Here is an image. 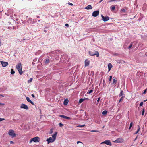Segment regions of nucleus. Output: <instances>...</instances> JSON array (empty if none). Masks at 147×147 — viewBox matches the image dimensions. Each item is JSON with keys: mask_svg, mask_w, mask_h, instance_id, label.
Listing matches in <instances>:
<instances>
[{"mask_svg": "<svg viewBox=\"0 0 147 147\" xmlns=\"http://www.w3.org/2000/svg\"><path fill=\"white\" fill-rule=\"evenodd\" d=\"M139 131L137 130V131H136V132L134 134H137L139 132Z\"/></svg>", "mask_w": 147, "mask_h": 147, "instance_id": "obj_42", "label": "nucleus"}, {"mask_svg": "<svg viewBox=\"0 0 147 147\" xmlns=\"http://www.w3.org/2000/svg\"><path fill=\"white\" fill-rule=\"evenodd\" d=\"M85 126V125L84 124V125H78L77 127H84Z\"/></svg>", "mask_w": 147, "mask_h": 147, "instance_id": "obj_31", "label": "nucleus"}, {"mask_svg": "<svg viewBox=\"0 0 147 147\" xmlns=\"http://www.w3.org/2000/svg\"><path fill=\"white\" fill-rule=\"evenodd\" d=\"M50 62V60L49 59H47L45 61V63L46 64H48Z\"/></svg>", "mask_w": 147, "mask_h": 147, "instance_id": "obj_18", "label": "nucleus"}, {"mask_svg": "<svg viewBox=\"0 0 147 147\" xmlns=\"http://www.w3.org/2000/svg\"><path fill=\"white\" fill-rule=\"evenodd\" d=\"M90 61L88 59H86L85 61V66H88L89 65Z\"/></svg>", "mask_w": 147, "mask_h": 147, "instance_id": "obj_12", "label": "nucleus"}, {"mask_svg": "<svg viewBox=\"0 0 147 147\" xmlns=\"http://www.w3.org/2000/svg\"><path fill=\"white\" fill-rule=\"evenodd\" d=\"M103 0H101L99 2V3H100L101 2H102V1Z\"/></svg>", "mask_w": 147, "mask_h": 147, "instance_id": "obj_52", "label": "nucleus"}, {"mask_svg": "<svg viewBox=\"0 0 147 147\" xmlns=\"http://www.w3.org/2000/svg\"><path fill=\"white\" fill-rule=\"evenodd\" d=\"M117 82V80L115 79H113V84H116Z\"/></svg>", "mask_w": 147, "mask_h": 147, "instance_id": "obj_22", "label": "nucleus"}, {"mask_svg": "<svg viewBox=\"0 0 147 147\" xmlns=\"http://www.w3.org/2000/svg\"><path fill=\"white\" fill-rule=\"evenodd\" d=\"M59 125L60 127H61L63 126V125L61 123H59Z\"/></svg>", "mask_w": 147, "mask_h": 147, "instance_id": "obj_35", "label": "nucleus"}, {"mask_svg": "<svg viewBox=\"0 0 147 147\" xmlns=\"http://www.w3.org/2000/svg\"><path fill=\"white\" fill-rule=\"evenodd\" d=\"M104 82H105V81H104V80H103V82L104 83Z\"/></svg>", "mask_w": 147, "mask_h": 147, "instance_id": "obj_59", "label": "nucleus"}, {"mask_svg": "<svg viewBox=\"0 0 147 147\" xmlns=\"http://www.w3.org/2000/svg\"><path fill=\"white\" fill-rule=\"evenodd\" d=\"M59 117L63 118L64 119H70L71 118L69 117L65 116V115H59Z\"/></svg>", "mask_w": 147, "mask_h": 147, "instance_id": "obj_13", "label": "nucleus"}, {"mask_svg": "<svg viewBox=\"0 0 147 147\" xmlns=\"http://www.w3.org/2000/svg\"><path fill=\"white\" fill-rule=\"evenodd\" d=\"M147 91V88L145 89L144 90L143 93V94H145Z\"/></svg>", "mask_w": 147, "mask_h": 147, "instance_id": "obj_32", "label": "nucleus"}, {"mask_svg": "<svg viewBox=\"0 0 147 147\" xmlns=\"http://www.w3.org/2000/svg\"><path fill=\"white\" fill-rule=\"evenodd\" d=\"M132 44H133V43H131L130 45L128 47V49H130L132 47V45H133Z\"/></svg>", "mask_w": 147, "mask_h": 147, "instance_id": "obj_24", "label": "nucleus"}, {"mask_svg": "<svg viewBox=\"0 0 147 147\" xmlns=\"http://www.w3.org/2000/svg\"><path fill=\"white\" fill-rule=\"evenodd\" d=\"M5 104L4 103H0V105H4Z\"/></svg>", "mask_w": 147, "mask_h": 147, "instance_id": "obj_46", "label": "nucleus"}, {"mask_svg": "<svg viewBox=\"0 0 147 147\" xmlns=\"http://www.w3.org/2000/svg\"><path fill=\"white\" fill-rule=\"evenodd\" d=\"M104 127V126H103V127H102V128H103Z\"/></svg>", "mask_w": 147, "mask_h": 147, "instance_id": "obj_60", "label": "nucleus"}, {"mask_svg": "<svg viewBox=\"0 0 147 147\" xmlns=\"http://www.w3.org/2000/svg\"><path fill=\"white\" fill-rule=\"evenodd\" d=\"M69 4V5H71V6H73V4L72 3H70Z\"/></svg>", "mask_w": 147, "mask_h": 147, "instance_id": "obj_48", "label": "nucleus"}, {"mask_svg": "<svg viewBox=\"0 0 147 147\" xmlns=\"http://www.w3.org/2000/svg\"><path fill=\"white\" fill-rule=\"evenodd\" d=\"M31 96H32V97L33 98H34L35 97V96L33 94H32L31 95Z\"/></svg>", "mask_w": 147, "mask_h": 147, "instance_id": "obj_49", "label": "nucleus"}, {"mask_svg": "<svg viewBox=\"0 0 147 147\" xmlns=\"http://www.w3.org/2000/svg\"><path fill=\"white\" fill-rule=\"evenodd\" d=\"M137 138V137H136V138L135 139V140Z\"/></svg>", "mask_w": 147, "mask_h": 147, "instance_id": "obj_58", "label": "nucleus"}, {"mask_svg": "<svg viewBox=\"0 0 147 147\" xmlns=\"http://www.w3.org/2000/svg\"><path fill=\"white\" fill-rule=\"evenodd\" d=\"M32 141H33V140H32V138H31L30 140V141H29V143H31Z\"/></svg>", "mask_w": 147, "mask_h": 147, "instance_id": "obj_41", "label": "nucleus"}, {"mask_svg": "<svg viewBox=\"0 0 147 147\" xmlns=\"http://www.w3.org/2000/svg\"><path fill=\"white\" fill-rule=\"evenodd\" d=\"M147 100H144V101H147Z\"/></svg>", "mask_w": 147, "mask_h": 147, "instance_id": "obj_61", "label": "nucleus"}, {"mask_svg": "<svg viewBox=\"0 0 147 147\" xmlns=\"http://www.w3.org/2000/svg\"><path fill=\"white\" fill-rule=\"evenodd\" d=\"M5 119L4 118H0V122L4 120Z\"/></svg>", "mask_w": 147, "mask_h": 147, "instance_id": "obj_38", "label": "nucleus"}, {"mask_svg": "<svg viewBox=\"0 0 147 147\" xmlns=\"http://www.w3.org/2000/svg\"><path fill=\"white\" fill-rule=\"evenodd\" d=\"M2 96L3 97L4 96L3 95H2L0 94V96Z\"/></svg>", "mask_w": 147, "mask_h": 147, "instance_id": "obj_51", "label": "nucleus"}, {"mask_svg": "<svg viewBox=\"0 0 147 147\" xmlns=\"http://www.w3.org/2000/svg\"><path fill=\"white\" fill-rule=\"evenodd\" d=\"M92 6L90 5H88L85 8L86 9H92Z\"/></svg>", "mask_w": 147, "mask_h": 147, "instance_id": "obj_15", "label": "nucleus"}, {"mask_svg": "<svg viewBox=\"0 0 147 147\" xmlns=\"http://www.w3.org/2000/svg\"><path fill=\"white\" fill-rule=\"evenodd\" d=\"M57 134V132H55L54 134L52 136V137H50L49 138H47V141L48 142V144H49L50 143L53 142L55 140Z\"/></svg>", "mask_w": 147, "mask_h": 147, "instance_id": "obj_1", "label": "nucleus"}, {"mask_svg": "<svg viewBox=\"0 0 147 147\" xmlns=\"http://www.w3.org/2000/svg\"><path fill=\"white\" fill-rule=\"evenodd\" d=\"M37 17H38V18H39V16H37Z\"/></svg>", "mask_w": 147, "mask_h": 147, "instance_id": "obj_57", "label": "nucleus"}, {"mask_svg": "<svg viewBox=\"0 0 147 147\" xmlns=\"http://www.w3.org/2000/svg\"><path fill=\"white\" fill-rule=\"evenodd\" d=\"M100 98H101L100 97L98 98V100H97V101L98 102H99V101L100 99Z\"/></svg>", "mask_w": 147, "mask_h": 147, "instance_id": "obj_40", "label": "nucleus"}, {"mask_svg": "<svg viewBox=\"0 0 147 147\" xmlns=\"http://www.w3.org/2000/svg\"><path fill=\"white\" fill-rule=\"evenodd\" d=\"M124 95V94L123 93V91L122 90H121L120 93L119 94V96H123Z\"/></svg>", "mask_w": 147, "mask_h": 147, "instance_id": "obj_19", "label": "nucleus"}, {"mask_svg": "<svg viewBox=\"0 0 147 147\" xmlns=\"http://www.w3.org/2000/svg\"><path fill=\"white\" fill-rule=\"evenodd\" d=\"M89 53L90 55L92 56H94L96 55L97 57H98L99 56V52L97 51H94L93 52L91 51H89Z\"/></svg>", "mask_w": 147, "mask_h": 147, "instance_id": "obj_3", "label": "nucleus"}, {"mask_svg": "<svg viewBox=\"0 0 147 147\" xmlns=\"http://www.w3.org/2000/svg\"><path fill=\"white\" fill-rule=\"evenodd\" d=\"M84 99H85H85H86V100H88V98H84Z\"/></svg>", "mask_w": 147, "mask_h": 147, "instance_id": "obj_53", "label": "nucleus"}, {"mask_svg": "<svg viewBox=\"0 0 147 147\" xmlns=\"http://www.w3.org/2000/svg\"><path fill=\"white\" fill-rule=\"evenodd\" d=\"M102 143H104L107 145L111 146L112 144L109 140H106L103 142Z\"/></svg>", "mask_w": 147, "mask_h": 147, "instance_id": "obj_9", "label": "nucleus"}, {"mask_svg": "<svg viewBox=\"0 0 147 147\" xmlns=\"http://www.w3.org/2000/svg\"><path fill=\"white\" fill-rule=\"evenodd\" d=\"M65 26H67V27H68L69 26V24H67V23L66 24H65Z\"/></svg>", "mask_w": 147, "mask_h": 147, "instance_id": "obj_45", "label": "nucleus"}, {"mask_svg": "<svg viewBox=\"0 0 147 147\" xmlns=\"http://www.w3.org/2000/svg\"><path fill=\"white\" fill-rule=\"evenodd\" d=\"M16 67L19 71V74L20 75H22L23 74V72L22 71V68L21 63L20 62L19 64H17L16 65Z\"/></svg>", "mask_w": 147, "mask_h": 147, "instance_id": "obj_2", "label": "nucleus"}, {"mask_svg": "<svg viewBox=\"0 0 147 147\" xmlns=\"http://www.w3.org/2000/svg\"><path fill=\"white\" fill-rule=\"evenodd\" d=\"M123 141V139L122 138H118L115 141H113V142L117 143H121Z\"/></svg>", "mask_w": 147, "mask_h": 147, "instance_id": "obj_5", "label": "nucleus"}, {"mask_svg": "<svg viewBox=\"0 0 147 147\" xmlns=\"http://www.w3.org/2000/svg\"><path fill=\"white\" fill-rule=\"evenodd\" d=\"M44 32H45L46 33V32H47V31H46V30H44Z\"/></svg>", "mask_w": 147, "mask_h": 147, "instance_id": "obj_54", "label": "nucleus"}, {"mask_svg": "<svg viewBox=\"0 0 147 147\" xmlns=\"http://www.w3.org/2000/svg\"><path fill=\"white\" fill-rule=\"evenodd\" d=\"M93 91V90H89L87 92V94H90L91 93H92Z\"/></svg>", "mask_w": 147, "mask_h": 147, "instance_id": "obj_21", "label": "nucleus"}, {"mask_svg": "<svg viewBox=\"0 0 147 147\" xmlns=\"http://www.w3.org/2000/svg\"><path fill=\"white\" fill-rule=\"evenodd\" d=\"M132 125H133L132 123L131 122L130 124V126L129 127V129H130L131 128L132 126Z\"/></svg>", "mask_w": 147, "mask_h": 147, "instance_id": "obj_28", "label": "nucleus"}, {"mask_svg": "<svg viewBox=\"0 0 147 147\" xmlns=\"http://www.w3.org/2000/svg\"><path fill=\"white\" fill-rule=\"evenodd\" d=\"M26 99L28 102L31 103L33 105H34V103L30 99V98L28 97H26Z\"/></svg>", "mask_w": 147, "mask_h": 147, "instance_id": "obj_14", "label": "nucleus"}, {"mask_svg": "<svg viewBox=\"0 0 147 147\" xmlns=\"http://www.w3.org/2000/svg\"><path fill=\"white\" fill-rule=\"evenodd\" d=\"M33 141L34 142H38L39 140V138L38 137H36L33 138H32Z\"/></svg>", "mask_w": 147, "mask_h": 147, "instance_id": "obj_10", "label": "nucleus"}, {"mask_svg": "<svg viewBox=\"0 0 147 147\" xmlns=\"http://www.w3.org/2000/svg\"><path fill=\"white\" fill-rule=\"evenodd\" d=\"M140 127L138 125V130H138L139 131V130H140Z\"/></svg>", "mask_w": 147, "mask_h": 147, "instance_id": "obj_39", "label": "nucleus"}, {"mask_svg": "<svg viewBox=\"0 0 147 147\" xmlns=\"http://www.w3.org/2000/svg\"><path fill=\"white\" fill-rule=\"evenodd\" d=\"M65 55L66 56L67 55Z\"/></svg>", "mask_w": 147, "mask_h": 147, "instance_id": "obj_62", "label": "nucleus"}, {"mask_svg": "<svg viewBox=\"0 0 147 147\" xmlns=\"http://www.w3.org/2000/svg\"><path fill=\"white\" fill-rule=\"evenodd\" d=\"M63 56L62 55V56H61V57H62V58H63Z\"/></svg>", "mask_w": 147, "mask_h": 147, "instance_id": "obj_56", "label": "nucleus"}, {"mask_svg": "<svg viewBox=\"0 0 147 147\" xmlns=\"http://www.w3.org/2000/svg\"><path fill=\"white\" fill-rule=\"evenodd\" d=\"M91 132H99L98 131L96 130H92L90 131Z\"/></svg>", "mask_w": 147, "mask_h": 147, "instance_id": "obj_29", "label": "nucleus"}, {"mask_svg": "<svg viewBox=\"0 0 147 147\" xmlns=\"http://www.w3.org/2000/svg\"><path fill=\"white\" fill-rule=\"evenodd\" d=\"M99 11L98 10L95 11L93 12L92 15L93 17H96L99 14Z\"/></svg>", "mask_w": 147, "mask_h": 147, "instance_id": "obj_7", "label": "nucleus"}, {"mask_svg": "<svg viewBox=\"0 0 147 147\" xmlns=\"http://www.w3.org/2000/svg\"><path fill=\"white\" fill-rule=\"evenodd\" d=\"M15 73V72L13 71V69H11V74H14Z\"/></svg>", "mask_w": 147, "mask_h": 147, "instance_id": "obj_25", "label": "nucleus"}, {"mask_svg": "<svg viewBox=\"0 0 147 147\" xmlns=\"http://www.w3.org/2000/svg\"><path fill=\"white\" fill-rule=\"evenodd\" d=\"M111 7V10H114L115 9V7L114 6H112Z\"/></svg>", "mask_w": 147, "mask_h": 147, "instance_id": "obj_27", "label": "nucleus"}, {"mask_svg": "<svg viewBox=\"0 0 147 147\" xmlns=\"http://www.w3.org/2000/svg\"><path fill=\"white\" fill-rule=\"evenodd\" d=\"M109 71H110L112 67V65L111 63L108 64V65Z\"/></svg>", "mask_w": 147, "mask_h": 147, "instance_id": "obj_16", "label": "nucleus"}, {"mask_svg": "<svg viewBox=\"0 0 147 147\" xmlns=\"http://www.w3.org/2000/svg\"><path fill=\"white\" fill-rule=\"evenodd\" d=\"M116 1L115 0H111L109 1V2H112V1Z\"/></svg>", "mask_w": 147, "mask_h": 147, "instance_id": "obj_44", "label": "nucleus"}, {"mask_svg": "<svg viewBox=\"0 0 147 147\" xmlns=\"http://www.w3.org/2000/svg\"><path fill=\"white\" fill-rule=\"evenodd\" d=\"M20 107L21 108H23L26 110H28V106L24 104H22Z\"/></svg>", "mask_w": 147, "mask_h": 147, "instance_id": "obj_8", "label": "nucleus"}, {"mask_svg": "<svg viewBox=\"0 0 147 147\" xmlns=\"http://www.w3.org/2000/svg\"><path fill=\"white\" fill-rule=\"evenodd\" d=\"M112 76H111L109 77V81H111L112 80Z\"/></svg>", "mask_w": 147, "mask_h": 147, "instance_id": "obj_37", "label": "nucleus"}, {"mask_svg": "<svg viewBox=\"0 0 147 147\" xmlns=\"http://www.w3.org/2000/svg\"><path fill=\"white\" fill-rule=\"evenodd\" d=\"M24 40H26V41H26V39H25L24 38L23 39V41H24Z\"/></svg>", "mask_w": 147, "mask_h": 147, "instance_id": "obj_55", "label": "nucleus"}, {"mask_svg": "<svg viewBox=\"0 0 147 147\" xmlns=\"http://www.w3.org/2000/svg\"><path fill=\"white\" fill-rule=\"evenodd\" d=\"M84 100H85V99L81 98L80 99L79 101V103H80V104Z\"/></svg>", "mask_w": 147, "mask_h": 147, "instance_id": "obj_20", "label": "nucleus"}, {"mask_svg": "<svg viewBox=\"0 0 147 147\" xmlns=\"http://www.w3.org/2000/svg\"><path fill=\"white\" fill-rule=\"evenodd\" d=\"M68 101L67 100H65L64 101V104L65 105H67Z\"/></svg>", "mask_w": 147, "mask_h": 147, "instance_id": "obj_17", "label": "nucleus"}, {"mask_svg": "<svg viewBox=\"0 0 147 147\" xmlns=\"http://www.w3.org/2000/svg\"><path fill=\"white\" fill-rule=\"evenodd\" d=\"M107 112L106 111L104 110L103 111L102 114L103 115H105L107 113Z\"/></svg>", "mask_w": 147, "mask_h": 147, "instance_id": "obj_26", "label": "nucleus"}, {"mask_svg": "<svg viewBox=\"0 0 147 147\" xmlns=\"http://www.w3.org/2000/svg\"><path fill=\"white\" fill-rule=\"evenodd\" d=\"M124 96H122L121 97V98L120 99V100L119 101V102H120L121 100H122L123 99V98H124Z\"/></svg>", "mask_w": 147, "mask_h": 147, "instance_id": "obj_34", "label": "nucleus"}, {"mask_svg": "<svg viewBox=\"0 0 147 147\" xmlns=\"http://www.w3.org/2000/svg\"><path fill=\"white\" fill-rule=\"evenodd\" d=\"M144 112H145V109L144 108H143V110H142V115H144Z\"/></svg>", "mask_w": 147, "mask_h": 147, "instance_id": "obj_30", "label": "nucleus"}, {"mask_svg": "<svg viewBox=\"0 0 147 147\" xmlns=\"http://www.w3.org/2000/svg\"><path fill=\"white\" fill-rule=\"evenodd\" d=\"M8 134L13 138L16 136V134L14 133V131L13 130H9Z\"/></svg>", "mask_w": 147, "mask_h": 147, "instance_id": "obj_4", "label": "nucleus"}, {"mask_svg": "<svg viewBox=\"0 0 147 147\" xmlns=\"http://www.w3.org/2000/svg\"><path fill=\"white\" fill-rule=\"evenodd\" d=\"M1 63L3 67H6L8 65V63L7 62H4L2 61L1 62Z\"/></svg>", "mask_w": 147, "mask_h": 147, "instance_id": "obj_11", "label": "nucleus"}, {"mask_svg": "<svg viewBox=\"0 0 147 147\" xmlns=\"http://www.w3.org/2000/svg\"><path fill=\"white\" fill-rule=\"evenodd\" d=\"M143 102H140V106H142L143 105Z\"/></svg>", "mask_w": 147, "mask_h": 147, "instance_id": "obj_36", "label": "nucleus"}, {"mask_svg": "<svg viewBox=\"0 0 147 147\" xmlns=\"http://www.w3.org/2000/svg\"><path fill=\"white\" fill-rule=\"evenodd\" d=\"M53 133V129H50V132H49V134H51Z\"/></svg>", "mask_w": 147, "mask_h": 147, "instance_id": "obj_33", "label": "nucleus"}, {"mask_svg": "<svg viewBox=\"0 0 147 147\" xmlns=\"http://www.w3.org/2000/svg\"><path fill=\"white\" fill-rule=\"evenodd\" d=\"M101 16L102 18V20L104 22L107 21L109 19V17L107 16H106L105 17L102 15Z\"/></svg>", "mask_w": 147, "mask_h": 147, "instance_id": "obj_6", "label": "nucleus"}, {"mask_svg": "<svg viewBox=\"0 0 147 147\" xmlns=\"http://www.w3.org/2000/svg\"><path fill=\"white\" fill-rule=\"evenodd\" d=\"M10 143L11 144H13L14 142L13 141H10Z\"/></svg>", "mask_w": 147, "mask_h": 147, "instance_id": "obj_50", "label": "nucleus"}, {"mask_svg": "<svg viewBox=\"0 0 147 147\" xmlns=\"http://www.w3.org/2000/svg\"><path fill=\"white\" fill-rule=\"evenodd\" d=\"M32 78H30L29 80H28V83H30L31 82H32Z\"/></svg>", "mask_w": 147, "mask_h": 147, "instance_id": "obj_23", "label": "nucleus"}, {"mask_svg": "<svg viewBox=\"0 0 147 147\" xmlns=\"http://www.w3.org/2000/svg\"><path fill=\"white\" fill-rule=\"evenodd\" d=\"M79 143H82V142H80V141H78L77 142V144H79Z\"/></svg>", "mask_w": 147, "mask_h": 147, "instance_id": "obj_47", "label": "nucleus"}, {"mask_svg": "<svg viewBox=\"0 0 147 147\" xmlns=\"http://www.w3.org/2000/svg\"><path fill=\"white\" fill-rule=\"evenodd\" d=\"M121 11L123 12H125L126 11V10L125 9H122Z\"/></svg>", "mask_w": 147, "mask_h": 147, "instance_id": "obj_43", "label": "nucleus"}]
</instances>
